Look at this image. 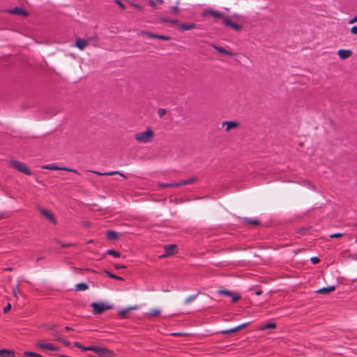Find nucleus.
<instances>
[{"label": "nucleus", "mask_w": 357, "mask_h": 357, "mask_svg": "<svg viewBox=\"0 0 357 357\" xmlns=\"http://www.w3.org/2000/svg\"><path fill=\"white\" fill-rule=\"evenodd\" d=\"M154 133L151 128H147L145 131L139 132L135 134V139L142 144L151 142L153 139Z\"/></svg>", "instance_id": "nucleus-1"}, {"label": "nucleus", "mask_w": 357, "mask_h": 357, "mask_svg": "<svg viewBox=\"0 0 357 357\" xmlns=\"http://www.w3.org/2000/svg\"><path fill=\"white\" fill-rule=\"evenodd\" d=\"M90 351L101 357H115L114 354L105 347L91 346Z\"/></svg>", "instance_id": "nucleus-2"}, {"label": "nucleus", "mask_w": 357, "mask_h": 357, "mask_svg": "<svg viewBox=\"0 0 357 357\" xmlns=\"http://www.w3.org/2000/svg\"><path fill=\"white\" fill-rule=\"evenodd\" d=\"M10 165L13 169H17L20 172L24 173L26 175H31V172L27 166L22 162L17 160H12L10 162Z\"/></svg>", "instance_id": "nucleus-3"}, {"label": "nucleus", "mask_w": 357, "mask_h": 357, "mask_svg": "<svg viewBox=\"0 0 357 357\" xmlns=\"http://www.w3.org/2000/svg\"><path fill=\"white\" fill-rule=\"evenodd\" d=\"M91 307L93 308V313L96 314H100L105 310H109L112 308V305L106 303H92L91 304Z\"/></svg>", "instance_id": "nucleus-4"}, {"label": "nucleus", "mask_w": 357, "mask_h": 357, "mask_svg": "<svg viewBox=\"0 0 357 357\" xmlns=\"http://www.w3.org/2000/svg\"><path fill=\"white\" fill-rule=\"evenodd\" d=\"M209 15L216 19H222L223 20H224V17H226L221 12L215 10H213V9L206 10L202 13L203 16H207Z\"/></svg>", "instance_id": "nucleus-5"}, {"label": "nucleus", "mask_w": 357, "mask_h": 357, "mask_svg": "<svg viewBox=\"0 0 357 357\" xmlns=\"http://www.w3.org/2000/svg\"><path fill=\"white\" fill-rule=\"evenodd\" d=\"M139 34L146 36L151 38L160 39V40H171V38L169 36L155 34V33H153L151 32H147V31H141Z\"/></svg>", "instance_id": "nucleus-6"}, {"label": "nucleus", "mask_w": 357, "mask_h": 357, "mask_svg": "<svg viewBox=\"0 0 357 357\" xmlns=\"http://www.w3.org/2000/svg\"><path fill=\"white\" fill-rule=\"evenodd\" d=\"M5 12L12 15H22L24 17H27L29 15V13L26 11L19 7L6 10Z\"/></svg>", "instance_id": "nucleus-7"}, {"label": "nucleus", "mask_w": 357, "mask_h": 357, "mask_svg": "<svg viewBox=\"0 0 357 357\" xmlns=\"http://www.w3.org/2000/svg\"><path fill=\"white\" fill-rule=\"evenodd\" d=\"M42 168L45 169H51V170H63V171L71 172H75L76 174H78V172L75 169L66 168V167H59L54 165H43L42 167Z\"/></svg>", "instance_id": "nucleus-8"}, {"label": "nucleus", "mask_w": 357, "mask_h": 357, "mask_svg": "<svg viewBox=\"0 0 357 357\" xmlns=\"http://www.w3.org/2000/svg\"><path fill=\"white\" fill-rule=\"evenodd\" d=\"M223 23L226 25V26H230L233 29H234L235 31H240L241 30V25H238L236 23H234L231 19L229 18V17L227 16L225 17H224V21H223Z\"/></svg>", "instance_id": "nucleus-9"}, {"label": "nucleus", "mask_w": 357, "mask_h": 357, "mask_svg": "<svg viewBox=\"0 0 357 357\" xmlns=\"http://www.w3.org/2000/svg\"><path fill=\"white\" fill-rule=\"evenodd\" d=\"M176 245L175 244H168L164 246L165 254L162 255V257H166L173 255L175 252Z\"/></svg>", "instance_id": "nucleus-10"}, {"label": "nucleus", "mask_w": 357, "mask_h": 357, "mask_svg": "<svg viewBox=\"0 0 357 357\" xmlns=\"http://www.w3.org/2000/svg\"><path fill=\"white\" fill-rule=\"evenodd\" d=\"M36 347L40 349H47L50 351H58L59 349L50 343H45L43 342H39L37 343Z\"/></svg>", "instance_id": "nucleus-11"}, {"label": "nucleus", "mask_w": 357, "mask_h": 357, "mask_svg": "<svg viewBox=\"0 0 357 357\" xmlns=\"http://www.w3.org/2000/svg\"><path fill=\"white\" fill-rule=\"evenodd\" d=\"M39 210H40V212L41 213V214L45 218H46L47 220H49L52 222H53L54 224L56 223V220L54 219V215L50 211L45 209L43 208H40Z\"/></svg>", "instance_id": "nucleus-12"}, {"label": "nucleus", "mask_w": 357, "mask_h": 357, "mask_svg": "<svg viewBox=\"0 0 357 357\" xmlns=\"http://www.w3.org/2000/svg\"><path fill=\"white\" fill-rule=\"evenodd\" d=\"M248 323H244V324H242L236 327H234V328H229V329H227V330H223V331H221L220 333H222V334H230V333H235L236 331H238L239 330L245 328V326H248Z\"/></svg>", "instance_id": "nucleus-13"}, {"label": "nucleus", "mask_w": 357, "mask_h": 357, "mask_svg": "<svg viewBox=\"0 0 357 357\" xmlns=\"http://www.w3.org/2000/svg\"><path fill=\"white\" fill-rule=\"evenodd\" d=\"M337 55L342 59H346L352 55V52L349 50L341 49L337 51Z\"/></svg>", "instance_id": "nucleus-14"}, {"label": "nucleus", "mask_w": 357, "mask_h": 357, "mask_svg": "<svg viewBox=\"0 0 357 357\" xmlns=\"http://www.w3.org/2000/svg\"><path fill=\"white\" fill-rule=\"evenodd\" d=\"M89 45V40L77 39L75 46L80 50H84V48Z\"/></svg>", "instance_id": "nucleus-15"}, {"label": "nucleus", "mask_w": 357, "mask_h": 357, "mask_svg": "<svg viewBox=\"0 0 357 357\" xmlns=\"http://www.w3.org/2000/svg\"><path fill=\"white\" fill-rule=\"evenodd\" d=\"M211 46L215 50H217L219 53H221V54H225V55L234 56V53L233 52H231L225 49L222 47L218 46V45H216L215 44L211 45Z\"/></svg>", "instance_id": "nucleus-16"}, {"label": "nucleus", "mask_w": 357, "mask_h": 357, "mask_svg": "<svg viewBox=\"0 0 357 357\" xmlns=\"http://www.w3.org/2000/svg\"><path fill=\"white\" fill-rule=\"evenodd\" d=\"M335 286H329L327 287L321 288V289L317 290L316 292L317 294H330L331 292L335 291Z\"/></svg>", "instance_id": "nucleus-17"}, {"label": "nucleus", "mask_w": 357, "mask_h": 357, "mask_svg": "<svg viewBox=\"0 0 357 357\" xmlns=\"http://www.w3.org/2000/svg\"><path fill=\"white\" fill-rule=\"evenodd\" d=\"M223 126H227L226 130L228 132L231 129L236 128L238 126V123L234 121H224L222 123Z\"/></svg>", "instance_id": "nucleus-18"}, {"label": "nucleus", "mask_w": 357, "mask_h": 357, "mask_svg": "<svg viewBox=\"0 0 357 357\" xmlns=\"http://www.w3.org/2000/svg\"><path fill=\"white\" fill-rule=\"evenodd\" d=\"M0 357H15L14 353L8 349L0 350Z\"/></svg>", "instance_id": "nucleus-19"}, {"label": "nucleus", "mask_w": 357, "mask_h": 357, "mask_svg": "<svg viewBox=\"0 0 357 357\" xmlns=\"http://www.w3.org/2000/svg\"><path fill=\"white\" fill-rule=\"evenodd\" d=\"M242 222L243 224H248L252 225H259V222L257 220L249 218H243Z\"/></svg>", "instance_id": "nucleus-20"}, {"label": "nucleus", "mask_w": 357, "mask_h": 357, "mask_svg": "<svg viewBox=\"0 0 357 357\" xmlns=\"http://www.w3.org/2000/svg\"><path fill=\"white\" fill-rule=\"evenodd\" d=\"M160 312L161 311L160 309H151L150 311L146 314V317L150 318L159 316Z\"/></svg>", "instance_id": "nucleus-21"}, {"label": "nucleus", "mask_w": 357, "mask_h": 357, "mask_svg": "<svg viewBox=\"0 0 357 357\" xmlns=\"http://www.w3.org/2000/svg\"><path fill=\"white\" fill-rule=\"evenodd\" d=\"M276 327V324L275 323H268V324H263V325H261L259 328V331H264V330H266V329H272V328H275Z\"/></svg>", "instance_id": "nucleus-22"}, {"label": "nucleus", "mask_w": 357, "mask_h": 357, "mask_svg": "<svg viewBox=\"0 0 357 357\" xmlns=\"http://www.w3.org/2000/svg\"><path fill=\"white\" fill-rule=\"evenodd\" d=\"M195 27V24H183L179 26V29L182 31L191 30Z\"/></svg>", "instance_id": "nucleus-23"}, {"label": "nucleus", "mask_w": 357, "mask_h": 357, "mask_svg": "<svg viewBox=\"0 0 357 357\" xmlns=\"http://www.w3.org/2000/svg\"><path fill=\"white\" fill-rule=\"evenodd\" d=\"M107 237L109 240H116L118 238V234L112 230L107 232Z\"/></svg>", "instance_id": "nucleus-24"}, {"label": "nucleus", "mask_w": 357, "mask_h": 357, "mask_svg": "<svg viewBox=\"0 0 357 357\" xmlns=\"http://www.w3.org/2000/svg\"><path fill=\"white\" fill-rule=\"evenodd\" d=\"M89 289V286L86 283H78L75 285L76 291H85Z\"/></svg>", "instance_id": "nucleus-25"}, {"label": "nucleus", "mask_w": 357, "mask_h": 357, "mask_svg": "<svg viewBox=\"0 0 357 357\" xmlns=\"http://www.w3.org/2000/svg\"><path fill=\"white\" fill-rule=\"evenodd\" d=\"M107 254L116 258H119L121 257V253L119 251L114 250H108L107 251Z\"/></svg>", "instance_id": "nucleus-26"}, {"label": "nucleus", "mask_w": 357, "mask_h": 357, "mask_svg": "<svg viewBox=\"0 0 357 357\" xmlns=\"http://www.w3.org/2000/svg\"><path fill=\"white\" fill-rule=\"evenodd\" d=\"M197 181V178L196 177H191L188 179H186L183 181H182L183 185H190L195 183Z\"/></svg>", "instance_id": "nucleus-27"}, {"label": "nucleus", "mask_w": 357, "mask_h": 357, "mask_svg": "<svg viewBox=\"0 0 357 357\" xmlns=\"http://www.w3.org/2000/svg\"><path fill=\"white\" fill-rule=\"evenodd\" d=\"M20 293V284L18 283L13 287V294L15 298H17V295Z\"/></svg>", "instance_id": "nucleus-28"}, {"label": "nucleus", "mask_w": 357, "mask_h": 357, "mask_svg": "<svg viewBox=\"0 0 357 357\" xmlns=\"http://www.w3.org/2000/svg\"><path fill=\"white\" fill-rule=\"evenodd\" d=\"M197 294H195V295H191L190 296H188L183 302V303L185 305H188L189 303H190L191 302L194 301L196 298H197Z\"/></svg>", "instance_id": "nucleus-29"}, {"label": "nucleus", "mask_w": 357, "mask_h": 357, "mask_svg": "<svg viewBox=\"0 0 357 357\" xmlns=\"http://www.w3.org/2000/svg\"><path fill=\"white\" fill-rule=\"evenodd\" d=\"M130 312V309L126 308L119 312V316L121 318H126L128 313Z\"/></svg>", "instance_id": "nucleus-30"}, {"label": "nucleus", "mask_w": 357, "mask_h": 357, "mask_svg": "<svg viewBox=\"0 0 357 357\" xmlns=\"http://www.w3.org/2000/svg\"><path fill=\"white\" fill-rule=\"evenodd\" d=\"M24 356L25 357H43L40 354L31 351H25Z\"/></svg>", "instance_id": "nucleus-31"}, {"label": "nucleus", "mask_w": 357, "mask_h": 357, "mask_svg": "<svg viewBox=\"0 0 357 357\" xmlns=\"http://www.w3.org/2000/svg\"><path fill=\"white\" fill-rule=\"evenodd\" d=\"M102 176H112V175H115V174H119L121 175V176L124 177V178H126V176L121 174V172H118V171H114V172H105L103 174H101Z\"/></svg>", "instance_id": "nucleus-32"}, {"label": "nucleus", "mask_w": 357, "mask_h": 357, "mask_svg": "<svg viewBox=\"0 0 357 357\" xmlns=\"http://www.w3.org/2000/svg\"><path fill=\"white\" fill-rule=\"evenodd\" d=\"M105 273L111 278L118 280H123V278L119 276H117L107 271H105Z\"/></svg>", "instance_id": "nucleus-33"}, {"label": "nucleus", "mask_w": 357, "mask_h": 357, "mask_svg": "<svg viewBox=\"0 0 357 357\" xmlns=\"http://www.w3.org/2000/svg\"><path fill=\"white\" fill-rule=\"evenodd\" d=\"M218 293L221 295H225L227 296H231L232 295V291L226 290V289H220L218 291Z\"/></svg>", "instance_id": "nucleus-34"}, {"label": "nucleus", "mask_w": 357, "mask_h": 357, "mask_svg": "<svg viewBox=\"0 0 357 357\" xmlns=\"http://www.w3.org/2000/svg\"><path fill=\"white\" fill-rule=\"evenodd\" d=\"M167 113V110L163 108H160L158 111V116L162 118L163 116H165Z\"/></svg>", "instance_id": "nucleus-35"}, {"label": "nucleus", "mask_w": 357, "mask_h": 357, "mask_svg": "<svg viewBox=\"0 0 357 357\" xmlns=\"http://www.w3.org/2000/svg\"><path fill=\"white\" fill-rule=\"evenodd\" d=\"M233 302H236L240 299V296L236 293L232 292V295L230 296Z\"/></svg>", "instance_id": "nucleus-36"}, {"label": "nucleus", "mask_w": 357, "mask_h": 357, "mask_svg": "<svg viewBox=\"0 0 357 357\" xmlns=\"http://www.w3.org/2000/svg\"><path fill=\"white\" fill-rule=\"evenodd\" d=\"M343 236V234L342 233H335V234H332L330 235V238H340V237H342Z\"/></svg>", "instance_id": "nucleus-37"}, {"label": "nucleus", "mask_w": 357, "mask_h": 357, "mask_svg": "<svg viewBox=\"0 0 357 357\" xmlns=\"http://www.w3.org/2000/svg\"><path fill=\"white\" fill-rule=\"evenodd\" d=\"M311 262L313 264H318L319 262V259L317 257H312L311 259Z\"/></svg>", "instance_id": "nucleus-38"}, {"label": "nucleus", "mask_w": 357, "mask_h": 357, "mask_svg": "<svg viewBox=\"0 0 357 357\" xmlns=\"http://www.w3.org/2000/svg\"><path fill=\"white\" fill-rule=\"evenodd\" d=\"M56 242H57L58 243H59V244L61 245V247H63V248H66V247H70V246H73V245H74V244H71V243H70V244H66V243H62L61 241H58V240L56 241Z\"/></svg>", "instance_id": "nucleus-39"}, {"label": "nucleus", "mask_w": 357, "mask_h": 357, "mask_svg": "<svg viewBox=\"0 0 357 357\" xmlns=\"http://www.w3.org/2000/svg\"><path fill=\"white\" fill-rule=\"evenodd\" d=\"M350 31L353 35H357V26H352Z\"/></svg>", "instance_id": "nucleus-40"}, {"label": "nucleus", "mask_w": 357, "mask_h": 357, "mask_svg": "<svg viewBox=\"0 0 357 357\" xmlns=\"http://www.w3.org/2000/svg\"><path fill=\"white\" fill-rule=\"evenodd\" d=\"M158 186L160 188H169V187H171V183L164 184V183H158Z\"/></svg>", "instance_id": "nucleus-41"}, {"label": "nucleus", "mask_w": 357, "mask_h": 357, "mask_svg": "<svg viewBox=\"0 0 357 357\" xmlns=\"http://www.w3.org/2000/svg\"><path fill=\"white\" fill-rule=\"evenodd\" d=\"M10 308H11V305L10 303H8V305L6 307H4V308H3V312L8 313L10 311Z\"/></svg>", "instance_id": "nucleus-42"}, {"label": "nucleus", "mask_w": 357, "mask_h": 357, "mask_svg": "<svg viewBox=\"0 0 357 357\" xmlns=\"http://www.w3.org/2000/svg\"><path fill=\"white\" fill-rule=\"evenodd\" d=\"M354 23H357V15L355 17H354L353 18L350 19L349 21V24H352Z\"/></svg>", "instance_id": "nucleus-43"}, {"label": "nucleus", "mask_w": 357, "mask_h": 357, "mask_svg": "<svg viewBox=\"0 0 357 357\" xmlns=\"http://www.w3.org/2000/svg\"><path fill=\"white\" fill-rule=\"evenodd\" d=\"M181 185H183L182 181L181 182H177V183H171V187H172V188L179 187V186H181Z\"/></svg>", "instance_id": "nucleus-44"}, {"label": "nucleus", "mask_w": 357, "mask_h": 357, "mask_svg": "<svg viewBox=\"0 0 357 357\" xmlns=\"http://www.w3.org/2000/svg\"><path fill=\"white\" fill-rule=\"evenodd\" d=\"M114 268L116 269L126 268V266H124V265H119V264H114Z\"/></svg>", "instance_id": "nucleus-45"}, {"label": "nucleus", "mask_w": 357, "mask_h": 357, "mask_svg": "<svg viewBox=\"0 0 357 357\" xmlns=\"http://www.w3.org/2000/svg\"><path fill=\"white\" fill-rule=\"evenodd\" d=\"M57 340H59V341H60V342H63V343L64 344H66V345H68V344H69V342H68V341L65 340L64 339H62V338H61V337L57 338Z\"/></svg>", "instance_id": "nucleus-46"}, {"label": "nucleus", "mask_w": 357, "mask_h": 357, "mask_svg": "<svg viewBox=\"0 0 357 357\" xmlns=\"http://www.w3.org/2000/svg\"><path fill=\"white\" fill-rule=\"evenodd\" d=\"M82 351H90L91 349V346L90 347H84V346H82L81 349H80Z\"/></svg>", "instance_id": "nucleus-47"}, {"label": "nucleus", "mask_w": 357, "mask_h": 357, "mask_svg": "<svg viewBox=\"0 0 357 357\" xmlns=\"http://www.w3.org/2000/svg\"><path fill=\"white\" fill-rule=\"evenodd\" d=\"M172 11L174 14H177L178 13V8L177 6L172 8Z\"/></svg>", "instance_id": "nucleus-48"}, {"label": "nucleus", "mask_w": 357, "mask_h": 357, "mask_svg": "<svg viewBox=\"0 0 357 357\" xmlns=\"http://www.w3.org/2000/svg\"><path fill=\"white\" fill-rule=\"evenodd\" d=\"M127 308H128V309H130V312L131 310H138V309H139V307H138V306H137V305H135V306L128 307H127Z\"/></svg>", "instance_id": "nucleus-49"}, {"label": "nucleus", "mask_w": 357, "mask_h": 357, "mask_svg": "<svg viewBox=\"0 0 357 357\" xmlns=\"http://www.w3.org/2000/svg\"><path fill=\"white\" fill-rule=\"evenodd\" d=\"M165 21L170 22V23H172V24H177L178 23V20H165Z\"/></svg>", "instance_id": "nucleus-50"}, {"label": "nucleus", "mask_w": 357, "mask_h": 357, "mask_svg": "<svg viewBox=\"0 0 357 357\" xmlns=\"http://www.w3.org/2000/svg\"><path fill=\"white\" fill-rule=\"evenodd\" d=\"M74 345H75V347H76L77 348H79V349H81V347H82V345L79 342H75L74 343Z\"/></svg>", "instance_id": "nucleus-51"}, {"label": "nucleus", "mask_w": 357, "mask_h": 357, "mask_svg": "<svg viewBox=\"0 0 357 357\" xmlns=\"http://www.w3.org/2000/svg\"><path fill=\"white\" fill-rule=\"evenodd\" d=\"M74 345H75V347H76L77 348H79V349H81V347H82V345L79 342H75L74 343Z\"/></svg>", "instance_id": "nucleus-52"}, {"label": "nucleus", "mask_w": 357, "mask_h": 357, "mask_svg": "<svg viewBox=\"0 0 357 357\" xmlns=\"http://www.w3.org/2000/svg\"><path fill=\"white\" fill-rule=\"evenodd\" d=\"M255 294L257 295V296H259V295L262 294V291L257 290V291H255Z\"/></svg>", "instance_id": "nucleus-53"}, {"label": "nucleus", "mask_w": 357, "mask_h": 357, "mask_svg": "<svg viewBox=\"0 0 357 357\" xmlns=\"http://www.w3.org/2000/svg\"><path fill=\"white\" fill-rule=\"evenodd\" d=\"M119 5L121 8H124L123 3H121V2H119Z\"/></svg>", "instance_id": "nucleus-54"}, {"label": "nucleus", "mask_w": 357, "mask_h": 357, "mask_svg": "<svg viewBox=\"0 0 357 357\" xmlns=\"http://www.w3.org/2000/svg\"><path fill=\"white\" fill-rule=\"evenodd\" d=\"M93 173H95V174H98V175H102V174H101L102 173H101V172H99L93 171Z\"/></svg>", "instance_id": "nucleus-55"}, {"label": "nucleus", "mask_w": 357, "mask_h": 357, "mask_svg": "<svg viewBox=\"0 0 357 357\" xmlns=\"http://www.w3.org/2000/svg\"><path fill=\"white\" fill-rule=\"evenodd\" d=\"M65 330L70 331V330H71V328L69 326H66V327H65Z\"/></svg>", "instance_id": "nucleus-56"}, {"label": "nucleus", "mask_w": 357, "mask_h": 357, "mask_svg": "<svg viewBox=\"0 0 357 357\" xmlns=\"http://www.w3.org/2000/svg\"><path fill=\"white\" fill-rule=\"evenodd\" d=\"M172 335H174V336H178V335H180V334L176 333H173Z\"/></svg>", "instance_id": "nucleus-57"}, {"label": "nucleus", "mask_w": 357, "mask_h": 357, "mask_svg": "<svg viewBox=\"0 0 357 357\" xmlns=\"http://www.w3.org/2000/svg\"><path fill=\"white\" fill-rule=\"evenodd\" d=\"M151 6H155V2L151 1Z\"/></svg>", "instance_id": "nucleus-58"}, {"label": "nucleus", "mask_w": 357, "mask_h": 357, "mask_svg": "<svg viewBox=\"0 0 357 357\" xmlns=\"http://www.w3.org/2000/svg\"><path fill=\"white\" fill-rule=\"evenodd\" d=\"M8 271H11L12 269L10 268H7Z\"/></svg>", "instance_id": "nucleus-59"}, {"label": "nucleus", "mask_w": 357, "mask_h": 357, "mask_svg": "<svg viewBox=\"0 0 357 357\" xmlns=\"http://www.w3.org/2000/svg\"><path fill=\"white\" fill-rule=\"evenodd\" d=\"M2 218V215L0 214V219Z\"/></svg>", "instance_id": "nucleus-60"}, {"label": "nucleus", "mask_w": 357, "mask_h": 357, "mask_svg": "<svg viewBox=\"0 0 357 357\" xmlns=\"http://www.w3.org/2000/svg\"><path fill=\"white\" fill-rule=\"evenodd\" d=\"M356 227H357V223L355 225Z\"/></svg>", "instance_id": "nucleus-61"}, {"label": "nucleus", "mask_w": 357, "mask_h": 357, "mask_svg": "<svg viewBox=\"0 0 357 357\" xmlns=\"http://www.w3.org/2000/svg\"><path fill=\"white\" fill-rule=\"evenodd\" d=\"M356 242L357 243V238L356 239Z\"/></svg>", "instance_id": "nucleus-62"}]
</instances>
